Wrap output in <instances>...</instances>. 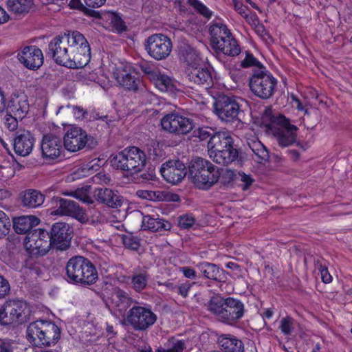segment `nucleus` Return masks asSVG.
Segmentation results:
<instances>
[{"label": "nucleus", "mask_w": 352, "mask_h": 352, "mask_svg": "<svg viewBox=\"0 0 352 352\" xmlns=\"http://www.w3.org/2000/svg\"><path fill=\"white\" fill-rule=\"evenodd\" d=\"M206 306L217 321L230 326L236 325L245 313V305L240 299L221 294L210 297Z\"/></svg>", "instance_id": "obj_1"}, {"label": "nucleus", "mask_w": 352, "mask_h": 352, "mask_svg": "<svg viewBox=\"0 0 352 352\" xmlns=\"http://www.w3.org/2000/svg\"><path fill=\"white\" fill-rule=\"evenodd\" d=\"M63 277L69 284L89 287L97 282L98 272L88 258L75 255L67 261Z\"/></svg>", "instance_id": "obj_2"}, {"label": "nucleus", "mask_w": 352, "mask_h": 352, "mask_svg": "<svg viewBox=\"0 0 352 352\" xmlns=\"http://www.w3.org/2000/svg\"><path fill=\"white\" fill-rule=\"evenodd\" d=\"M60 334V329L54 322L43 320L31 322L26 330L28 340L39 348L56 344Z\"/></svg>", "instance_id": "obj_3"}, {"label": "nucleus", "mask_w": 352, "mask_h": 352, "mask_svg": "<svg viewBox=\"0 0 352 352\" xmlns=\"http://www.w3.org/2000/svg\"><path fill=\"white\" fill-rule=\"evenodd\" d=\"M208 153L212 160L222 166H228L237 160L239 149L234 146V140L228 131H219L209 145Z\"/></svg>", "instance_id": "obj_4"}, {"label": "nucleus", "mask_w": 352, "mask_h": 352, "mask_svg": "<svg viewBox=\"0 0 352 352\" xmlns=\"http://www.w3.org/2000/svg\"><path fill=\"white\" fill-rule=\"evenodd\" d=\"M111 166L117 170L133 175L141 172L146 163L145 153L137 146H129L111 155Z\"/></svg>", "instance_id": "obj_5"}, {"label": "nucleus", "mask_w": 352, "mask_h": 352, "mask_svg": "<svg viewBox=\"0 0 352 352\" xmlns=\"http://www.w3.org/2000/svg\"><path fill=\"white\" fill-rule=\"evenodd\" d=\"M217 166L202 157L193 158L188 165L189 177L199 189L207 190L214 185Z\"/></svg>", "instance_id": "obj_6"}, {"label": "nucleus", "mask_w": 352, "mask_h": 352, "mask_svg": "<svg viewBox=\"0 0 352 352\" xmlns=\"http://www.w3.org/2000/svg\"><path fill=\"white\" fill-rule=\"evenodd\" d=\"M277 79L265 67L254 68L249 78V87L252 94L261 100L273 97L277 89Z\"/></svg>", "instance_id": "obj_7"}, {"label": "nucleus", "mask_w": 352, "mask_h": 352, "mask_svg": "<svg viewBox=\"0 0 352 352\" xmlns=\"http://www.w3.org/2000/svg\"><path fill=\"white\" fill-rule=\"evenodd\" d=\"M265 126L266 133L276 138L281 147L289 146L296 141L298 129L284 116H271Z\"/></svg>", "instance_id": "obj_8"}, {"label": "nucleus", "mask_w": 352, "mask_h": 352, "mask_svg": "<svg viewBox=\"0 0 352 352\" xmlns=\"http://www.w3.org/2000/svg\"><path fill=\"white\" fill-rule=\"evenodd\" d=\"M185 73L188 80L194 84L204 85L206 88L213 85L214 69L209 65L200 63V58L192 51L186 52Z\"/></svg>", "instance_id": "obj_9"}, {"label": "nucleus", "mask_w": 352, "mask_h": 352, "mask_svg": "<svg viewBox=\"0 0 352 352\" xmlns=\"http://www.w3.org/2000/svg\"><path fill=\"white\" fill-rule=\"evenodd\" d=\"M72 44L70 45V59L67 67L78 69L85 67L91 59V48L88 41L78 31L72 32Z\"/></svg>", "instance_id": "obj_10"}, {"label": "nucleus", "mask_w": 352, "mask_h": 352, "mask_svg": "<svg viewBox=\"0 0 352 352\" xmlns=\"http://www.w3.org/2000/svg\"><path fill=\"white\" fill-rule=\"evenodd\" d=\"M63 140L65 148L70 152H76L85 148L92 150L98 144L94 137L89 135L81 127L76 126H71L67 131Z\"/></svg>", "instance_id": "obj_11"}, {"label": "nucleus", "mask_w": 352, "mask_h": 352, "mask_svg": "<svg viewBox=\"0 0 352 352\" xmlns=\"http://www.w3.org/2000/svg\"><path fill=\"white\" fill-rule=\"evenodd\" d=\"M213 106L215 114L221 121L227 123L241 122L240 117L243 111L234 97L219 95L215 98Z\"/></svg>", "instance_id": "obj_12"}, {"label": "nucleus", "mask_w": 352, "mask_h": 352, "mask_svg": "<svg viewBox=\"0 0 352 352\" xmlns=\"http://www.w3.org/2000/svg\"><path fill=\"white\" fill-rule=\"evenodd\" d=\"M25 246L32 256L45 255L52 248L49 230L43 228L33 230L26 235Z\"/></svg>", "instance_id": "obj_13"}, {"label": "nucleus", "mask_w": 352, "mask_h": 352, "mask_svg": "<svg viewBox=\"0 0 352 352\" xmlns=\"http://www.w3.org/2000/svg\"><path fill=\"white\" fill-rule=\"evenodd\" d=\"M51 203L53 208H55L52 214L69 216L78 220L81 223H86L89 221L85 210L74 200L54 196L51 199Z\"/></svg>", "instance_id": "obj_14"}, {"label": "nucleus", "mask_w": 352, "mask_h": 352, "mask_svg": "<svg viewBox=\"0 0 352 352\" xmlns=\"http://www.w3.org/2000/svg\"><path fill=\"white\" fill-rule=\"evenodd\" d=\"M144 48L148 54L155 60H165L173 49L170 38L163 34H153L144 42Z\"/></svg>", "instance_id": "obj_15"}, {"label": "nucleus", "mask_w": 352, "mask_h": 352, "mask_svg": "<svg viewBox=\"0 0 352 352\" xmlns=\"http://www.w3.org/2000/svg\"><path fill=\"white\" fill-rule=\"evenodd\" d=\"M157 316L148 307L135 305L129 309L126 320L135 331H145L153 325Z\"/></svg>", "instance_id": "obj_16"}, {"label": "nucleus", "mask_w": 352, "mask_h": 352, "mask_svg": "<svg viewBox=\"0 0 352 352\" xmlns=\"http://www.w3.org/2000/svg\"><path fill=\"white\" fill-rule=\"evenodd\" d=\"M72 32L64 33L54 37L49 43V54L59 65L67 67L71 55L68 53L67 43L72 44Z\"/></svg>", "instance_id": "obj_17"}, {"label": "nucleus", "mask_w": 352, "mask_h": 352, "mask_svg": "<svg viewBox=\"0 0 352 352\" xmlns=\"http://www.w3.org/2000/svg\"><path fill=\"white\" fill-rule=\"evenodd\" d=\"M52 248L65 251L71 246V241L74 236V228L65 222L54 223L49 230Z\"/></svg>", "instance_id": "obj_18"}, {"label": "nucleus", "mask_w": 352, "mask_h": 352, "mask_svg": "<svg viewBox=\"0 0 352 352\" xmlns=\"http://www.w3.org/2000/svg\"><path fill=\"white\" fill-rule=\"evenodd\" d=\"M194 121L177 113L165 115L161 120L162 129L175 135H186L194 128Z\"/></svg>", "instance_id": "obj_19"}, {"label": "nucleus", "mask_w": 352, "mask_h": 352, "mask_svg": "<svg viewBox=\"0 0 352 352\" xmlns=\"http://www.w3.org/2000/svg\"><path fill=\"white\" fill-rule=\"evenodd\" d=\"M64 145L60 134H44L41 143V156L45 160H55L63 154Z\"/></svg>", "instance_id": "obj_20"}, {"label": "nucleus", "mask_w": 352, "mask_h": 352, "mask_svg": "<svg viewBox=\"0 0 352 352\" xmlns=\"http://www.w3.org/2000/svg\"><path fill=\"white\" fill-rule=\"evenodd\" d=\"M160 172L167 182L172 184L180 183L187 174L186 166L180 160H168L164 163Z\"/></svg>", "instance_id": "obj_21"}, {"label": "nucleus", "mask_w": 352, "mask_h": 352, "mask_svg": "<svg viewBox=\"0 0 352 352\" xmlns=\"http://www.w3.org/2000/svg\"><path fill=\"white\" fill-rule=\"evenodd\" d=\"M17 56L20 63L31 70H37L44 62L43 52L36 45L25 46Z\"/></svg>", "instance_id": "obj_22"}, {"label": "nucleus", "mask_w": 352, "mask_h": 352, "mask_svg": "<svg viewBox=\"0 0 352 352\" xmlns=\"http://www.w3.org/2000/svg\"><path fill=\"white\" fill-rule=\"evenodd\" d=\"M34 142V135L29 131L23 130L15 133L12 145L16 154L25 157L31 153Z\"/></svg>", "instance_id": "obj_23"}, {"label": "nucleus", "mask_w": 352, "mask_h": 352, "mask_svg": "<svg viewBox=\"0 0 352 352\" xmlns=\"http://www.w3.org/2000/svg\"><path fill=\"white\" fill-rule=\"evenodd\" d=\"M30 104L28 98L24 93H13L6 106L7 113H12L19 118L23 119L29 111Z\"/></svg>", "instance_id": "obj_24"}, {"label": "nucleus", "mask_w": 352, "mask_h": 352, "mask_svg": "<svg viewBox=\"0 0 352 352\" xmlns=\"http://www.w3.org/2000/svg\"><path fill=\"white\" fill-rule=\"evenodd\" d=\"M6 302L8 305V311L13 316L16 326L25 324L30 320V308L25 301L10 299Z\"/></svg>", "instance_id": "obj_25"}, {"label": "nucleus", "mask_w": 352, "mask_h": 352, "mask_svg": "<svg viewBox=\"0 0 352 352\" xmlns=\"http://www.w3.org/2000/svg\"><path fill=\"white\" fill-rule=\"evenodd\" d=\"M94 196L97 201L112 208L120 207L124 201L123 197L117 190L108 188H96Z\"/></svg>", "instance_id": "obj_26"}, {"label": "nucleus", "mask_w": 352, "mask_h": 352, "mask_svg": "<svg viewBox=\"0 0 352 352\" xmlns=\"http://www.w3.org/2000/svg\"><path fill=\"white\" fill-rule=\"evenodd\" d=\"M195 267L206 278L218 283L225 282L227 278L226 272L214 263L202 261L197 263Z\"/></svg>", "instance_id": "obj_27"}, {"label": "nucleus", "mask_w": 352, "mask_h": 352, "mask_svg": "<svg viewBox=\"0 0 352 352\" xmlns=\"http://www.w3.org/2000/svg\"><path fill=\"white\" fill-rule=\"evenodd\" d=\"M21 205L27 208H36L45 201V195L36 189H27L19 194Z\"/></svg>", "instance_id": "obj_28"}, {"label": "nucleus", "mask_w": 352, "mask_h": 352, "mask_svg": "<svg viewBox=\"0 0 352 352\" xmlns=\"http://www.w3.org/2000/svg\"><path fill=\"white\" fill-rule=\"evenodd\" d=\"M39 223L40 219L36 216H21L13 219V228L17 234L27 235Z\"/></svg>", "instance_id": "obj_29"}, {"label": "nucleus", "mask_w": 352, "mask_h": 352, "mask_svg": "<svg viewBox=\"0 0 352 352\" xmlns=\"http://www.w3.org/2000/svg\"><path fill=\"white\" fill-rule=\"evenodd\" d=\"M221 352H244L243 342L231 334H222L218 338Z\"/></svg>", "instance_id": "obj_30"}, {"label": "nucleus", "mask_w": 352, "mask_h": 352, "mask_svg": "<svg viewBox=\"0 0 352 352\" xmlns=\"http://www.w3.org/2000/svg\"><path fill=\"white\" fill-rule=\"evenodd\" d=\"M209 32L211 36L210 45L212 47L226 41L232 35L227 25L222 23H213L210 27Z\"/></svg>", "instance_id": "obj_31"}, {"label": "nucleus", "mask_w": 352, "mask_h": 352, "mask_svg": "<svg viewBox=\"0 0 352 352\" xmlns=\"http://www.w3.org/2000/svg\"><path fill=\"white\" fill-rule=\"evenodd\" d=\"M172 226L168 221L159 218H153L150 215L143 217L142 221V228L144 230H150L151 232H161L170 230Z\"/></svg>", "instance_id": "obj_32"}, {"label": "nucleus", "mask_w": 352, "mask_h": 352, "mask_svg": "<svg viewBox=\"0 0 352 352\" xmlns=\"http://www.w3.org/2000/svg\"><path fill=\"white\" fill-rule=\"evenodd\" d=\"M212 49L229 56H236L241 53V47L232 35L230 38H226V41L213 47Z\"/></svg>", "instance_id": "obj_33"}, {"label": "nucleus", "mask_w": 352, "mask_h": 352, "mask_svg": "<svg viewBox=\"0 0 352 352\" xmlns=\"http://www.w3.org/2000/svg\"><path fill=\"white\" fill-rule=\"evenodd\" d=\"M116 79L118 82L129 91L136 92L139 89L141 80L138 77L123 71L122 73L116 74Z\"/></svg>", "instance_id": "obj_34"}, {"label": "nucleus", "mask_w": 352, "mask_h": 352, "mask_svg": "<svg viewBox=\"0 0 352 352\" xmlns=\"http://www.w3.org/2000/svg\"><path fill=\"white\" fill-rule=\"evenodd\" d=\"M131 298L122 290L116 292L111 298L112 307L119 312L120 314H124L131 306Z\"/></svg>", "instance_id": "obj_35"}, {"label": "nucleus", "mask_w": 352, "mask_h": 352, "mask_svg": "<svg viewBox=\"0 0 352 352\" xmlns=\"http://www.w3.org/2000/svg\"><path fill=\"white\" fill-rule=\"evenodd\" d=\"M151 82H153L155 86L162 91L175 93L177 90L174 80L168 75L162 74L160 72L155 77V79Z\"/></svg>", "instance_id": "obj_36"}, {"label": "nucleus", "mask_w": 352, "mask_h": 352, "mask_svg": "<svg viewBox=\"0 0 352 352\" xmlns=\"http://www.w3.org/2000/svg\"><path fill=\"white\" fill-rule=\"evenodd\" d=\"M33 4V0H7L8 8L16 14L28 13Z\"/></svg>", "instance_id": "obj_37"}, {"label": "nucleus", "mask_w": 352, "mask_h": 352, "mask_svg": "<svg viewBox=\"0 0 352 352\" xmlns=\"http://www.w3.org/2000/svg\"><path fill=\"white\" fill-rule=\"evenodd\" d=\"M123 245L131 250L138 251L141 246V239L134 233L126 232L124 234H120Z\"/></svg>", "instance_id": "obj_38"}, {"label": "nucleus", "mask_w": 352, "mask_h": 352, "mask_svg": "<svg viewBox=\"0 0 352 352\" xmlns=\"http://www.w3.org/2000/svg\"><path fill=\"white\" fill-rule=\"evenodd\" d=\"M219 131H217L214 129L209 126H201L193 131V136L199 138L200 141H208V150L212 139L217 135Z\"/></svg>", "instance_id": "obj_39"}, {"label": "nucleus", "mask_w": 352, "mask_h": 352, "mask_svg": "<svg viewBox=\"0 0 352 352\" xmlns=\"http://www.w3.org/2000/svg\"><path fill=\"white\" fill-rule=\"evenodd\" d=\"M185 349L184 340L171 338L164 344V347H159L155 352H183Z\"/></svg>", "instance_id": "obj_40"}, {"label": "nucleus", "mask_w": 352, "mask_h": 352, "mask_svg": "<svg viewBox=\"0 0 352 352\" xmlns=\"http://www.w3.org/2000/svg\"><path fill=\"white\" fill-rule=\"evenodd\" d=\"M248 144L250 149L257 157V161L258 163H263L269 161V152L267 148L260 141H252Z\"/></svg>", "instance_id": "obj_41"}, {"label": "nucleus", "mask_w": 352, "mask_h": 352, "mask_svg": "<svg viewBox=\"0 0 352 352\" xmlns=\"http://www.w3.org/2000/svg\"><path fill=\"white\" fill-rule=\"evenodd\" d=\"M216 180L214 179V184L220 181V183L224 186H229L236 177L234 170L228 168H216Z\"/></svg>", "instance_id": "obj_42"}, {"label": "nucleus", "mask_w": 352, "mask_h": 352, "mask_svg": "<svg viewBox=\"0 0 352 352\" xmlns=\"http://www.w3.org/2000/svg\"><path fill=\"white\" fill-rule=\"evenodd\" d=\"M148 278L149 275L147 274L146 272L133 275L131 277V283L133 285V288L136 292L142 291L144 289L146 288Z\"/></svg>", "instance_id": "obj_43"}, {"label": "nucleus", "mask_w": 352, "mask_h": 352, "mask_svg": "<svg viewBox=\"0 0 352 352\" xmlns=\"http://www.w3.org/2000/svg\"><path fill=\"white\" fill-rule=\"evenodd\" d=\"M8 305L6 301L0 308V325L16 327V322L11 314L8 311Z\"/></svg>", "instance_id": "obj_44"}, {"label": "nucleus", "mask_w": 352, "mask_h": 352, "mask_svg": "<svg viewBox=\"0 0 352 352\" xmlns=\"http://www.w3.org/2000/svg\"><path fill=\"white\" fill-rule=\"evenodd\" d=\"M63 194L65 195L72 196L85 204L93 203L92 199L87 194V190L85 188H77L74 191H65Z\"/></svg>", "instance_id": "obj_45"}, {"label": "nucleus", "mask_w": 352, "mask_h": 352, "mask_svg": "<svg viewBox=\"0 0 352 352\" xmlns=\"http://www.w3.org/2000/svg\"><path fill=\"white\" fill-rule=\"evenodd\" d=\"M69 6L72 9H77L80 11H82L85 14H86L88 16L95 17L97 19L100 18V14L98 12L89 9L81 3L80 0H71L69 1Z\"/></svg>", "instance_id": "obj_46"}, {"label": "nucleus", "mask_w": 352, "mask_h": 352, "mask_svg": "<svg viewBox=\"0 0 352 352\" xmlns=\"http://www.w3.org/2000/svg\"><path fill=\"white\" fill-rule=\"evenodd\" d=\"M161 194L160 190H138L136 191V195L138 197L152 201H161Z\"/></svg>", "instance_id": "obj_47"}, {"label": "nucleus", "mask_w": 352, "mask_h": 352, "mask_svg": "<svg viewBox=\"0 0 352 352\" xmlns=\"http://www.w3.org/2000/svg\"><path fill=\"white\" fill-rule=\"evenodd\" d=\"M294 320L291 316L283 318L280 322V329L285 336H289L294 330Z\"/></svg>", "instance_id": "obj_48"}, {"label": "nucleus", "mask_w": 352, "mask_h": 352, "mask_svg": "<svg viewBox=\"0 0 352 352\" xmlns=\"http://www.w3.org/2000/svg\"><path fill=\"white\" fill-rule=\"evenodd\" d=\"M10 226L9 217L4 212L0 210V238L5 236L8 233Z\"/></svg>", "instance_id": "obj_49"}, {"label": "nucleus", "mask_w": 352, "mask_h": 352, "mask_svg": "<svg viewBox=\"0 0 352 352\" xmlns=\"http://www.w3.org/2000/svg\"><path fill=\"white\" fill-rule=\"evenodd\" d=\"M241 66L243 68L255 67L258 68L261 66L264 67L251 53L246 52V56L241 63Z\"/></svg>", "instance_id": "obj_50"}, {"label": "nucleus", "mask_w": 352, "mask_h": 352, "mask_svg": "<svg viewBox=\"0 0 352 352\" xmlns=\"http://www.w3.org/2000/svg\"><path fill=\"white\" fill-rule=\"evenodd\" d=\"M190 3L194 8L204 16L210 19L212 16V12L199 0H189Z\"/></svg>", "instance_id": "obj_51"}, {"label": "nucleus", "mask_w": 352, "mask_h": 352, "mask_svg": "<svg viewBox=\"0 0 352 352\" xmlns=\"http://www.w3.org/2000/svg\"><path fill=\"white\" fill-rule=\"evenodd\" d=\"M195 223V219L192 214H184L178 219V225L182 229H188Z\"/></svg>", "instance_id": "obj_52"}, {"label": "nucleus", "mask_w": 352, "mask_h": 352, "mask_svg": "<svg viewBox=\"0 0 352 352\" xmlns=\"http://www.w3.org/2000/svg\"><path fill=\"white\" fill-rule=\"evenodd\" d=\"M18 119L16 116L8 113L5 118V126L10 131L16 130L18 127Z\"/></svg>", "instance_id": "obj_53"}, {"label": "nucleus", "mask_w": 352, "mask_h": 352, "mask_svg": "<svg viewBox=\"0 0 352 352\" xmlns=\"http://www.w3.org/2000/svg\"><path fill=\"white\" fill-rule=\"evenodd\" d=\"M10 292L9 281L2 275H0V298H4Z\"/></svg>", "instance_id": "obj_54"}, {"label": "nucleus", "mask_w": 352, "mask_h": 352, "mask_svg": "<svg viewBox=\"0 0 352 352\" xmlns=\"http://www.w3.org/2000/svg\"><path fill=\"white\" fill-rule=\"evenodd\" d=\"M111 23L114 29H116L119 32H122L126 30V26L125 25V23L121 19V17L117 14H114L113 15Z\"/></svg>", "instance_id": "obj_55"}, {"label": "nucleus", "mask_w": 352, "mask_h": 352, "mask_svg": "<svg viewBox=\"0 0 352 352\" xmlns=\"http://www.w3.org/2000/svg\"><path fill=\"white\" fill-rule=\"evenodd\" d=\"M241 177V182H242L239 186L243 190H247L254 182V179L250 175H247L245 173H239Z\"/></svg>", "instance_id": "obj_56"}, {"label": "nucleus", "mask_w": 352, "mask_h": 352, "mask_svg": "<svg viewBox=\"0 0 352 352\" xmlns=\"http://www.w3.org/2000/svg\"><path fill=\"white\" fill-rule=\"evenodd\" d=\"M235 10L243 17L245 19L246 21L249 19V14H247V10L248 8L247 6H244L242 3L239 2L238 0H232Z\"/></svg>", "instance_id": "obj_57"}, {"label": "nucleus", "mask_w": 352, "mask_h": 352, "mask_svg": "<svg viewBox=\"0 0 352 352\" xmlns=\"http://www.w3.org/2000/svg\"><path fill=\"white\" fill-rule=\"evenodd\" d=\"M193 284L194 283H190L188 281H186V283L180 284L178 286H175V288H177V292L179 295L186 298L187 297L188 292Z\"/></svg>", "instance_id": "obj_58"}, {"label": "nucleus", "mask_w": 352, "mask_h": 352, "mask_svg": "<svg viewBox=\"0 0 352 352\" xmlns=\"http://www.w3.org/2000/svg\"><path fill=\"white\" fill-rule=\"evenodd\" d=\"M14 342L8 339H0V352H14Z\"/></svg>", "instance_id": "obj_59"}, {"label": "nucleus", "mask_w": 352, "mask_h": 352, "mask_svg": "<svg viewBox=\"0 0 352 352\" xmlns=\"http://www.w3.org/2000/svg\"><path fill=\"white\" fill-rule=\"evenodd\" d=\"M161 201H179L180 197L177 194L172 193L168 191H161Z\"/></svg>", "instance_id": "obj_60"}, {"label": "nucleus", "mask_w": 352, "mask_h": 352, "mask_svg": "<svg viewBox=\"0 0 352 352\" xmlns=\"http://www.w3.org/2000/svg\"><path fill=\"white\" fill-rule=\"evenodd\" d=\"M319 271L320 272L321 278L323 283H329L332 281V276L329 274L326 266L320 265Z\"/></svg>", "instance_id": "obj_61"}, {"label": "nucleus", "mask_w": 352, "mask_h": 352, "mask_svg": "<svg viewBox=\"0 0 352 352\" xmlns=\"http://www.w3.org/2000/svg\"><path fill=\"white\" fill-rule=\"evenodd\" d=\"M141 70L144 74H146L148 76L151 81L155 79V77L159 72L158 71L152 69L150 66L147 65H142Z\"/></svg>", "instance_id": "obj_62"}, {"label": "nucleus", "mask_w": 352, "mask_h": 352, "mask_svg": "<svg viewBox=\"0 0 352 352\" xmlns=\"http://www.w3.org/2000/svg\"><path fill=\"white\" fill-rule=\"evenodd\" d=\"M181 272L183 273L186 278L190 279H195L197 278L196 271L189 267H183L181 268Z\"/></svg>", "instance_id": "obj_63"}, {"label": "nucleus", "mask_w": 352, "mask_h": 352, "mask_svg": "<svg viewBox=\"0 0 352 352\" xmlns=\"http://www.w3.org/2000/svg\"><path fill=\"white\" fill-rule=\"evenodd\" d=\"M72 109L74 116L77 119H83L86 118L85 116L87 114V111L82 107L80 106H73Z\"/></svg>", "instance_id": "obj_64"}]
</instances>
